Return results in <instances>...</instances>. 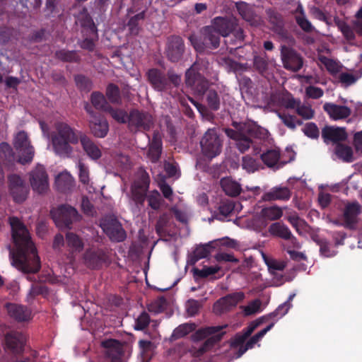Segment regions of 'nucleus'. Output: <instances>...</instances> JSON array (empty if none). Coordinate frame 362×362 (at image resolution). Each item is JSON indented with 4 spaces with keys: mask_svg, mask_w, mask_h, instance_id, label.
<instances>
[{
    "mask_svg": "<svg viewBox=\"0 0 362 362\" xmlns=\"http://www.w3.org/2000/svg\"><path fill=\"white\" fill-rule=\"evenodd\" d=\"M9 223L16 250H10L12 264L23 273H35L40 269L37 255L28 230L17 217H10Z\"/></svg>",
    "mask_w": 362,
    "mask_h": 362,
    "instance_id": "obj_1",
    "label": "nucleus"
},
{
    "mask_svg": "<svg viewBox=\"0 0 362 362\" xmlns=\"http://www.w3.org/2000/svg\"><path fill=\"white\" fill-rule=\"evenodd\" d=\"M55 130L56 132L52 135L54 152L61 157L70 158L74 152L73 147L70 144H78L81 136L84 133L62 122L55 124Z\"/></svg>",
    "mask_w": 362,
    "mask_h": 362,
    "instance_id": "obj_2",
    "label": "nucleus"
},
{
    "mask_svg": "<svg viewBox=\"0 0 362 362\" xmlns=\"http://www.w3.org/2000/svg\"><path fill=\"white\" fill-rule=\"evenodd\" d=\"M148 186V177L146 173H142L141 178L134 181L132 186V199L136 204L143 205L146 197L148 206L153 209L157 210L161 205L160 194L157 190H153L146 195Z\"/></svg>",
    "mask_w": 362,
    "mask_h": 362,
    "instance_id": "obj_3",
    "label": "nucleus"
},
{
    "mask_svg": "<svg viewBox=\"0 0 362 362\" xmlns=\"http://www.w3.org/2000/svg\"><path fill=\"white\" fill-rule=\"evenodd\" d=\"M228 327V325H223L221 326H211L206 327L198 329L194 335L196 339H203L209 337L204 343L199 347L194 346L192 349V352L194 356L199 357L209 351L215 344L218 342L226 334L223 329Z\"/></svg>",
    "mask_w": 362,
    "mask_h": 362,
    "instance_id": "obj_4",
    "label": "nucleus"
},
{
    "mask_svg": "<svg viewBox=\"0 0 362 362\" xmlns=\"http://www.w3.org/2000/svg\"><path fill=\"white\" fill-rule=\"evenodd\" d=\"M13 146L18 153V161L21 164L30 163L34 157L35 151L30 144L28 136L24 131L19 132L14 137Z\"/></svg>",
    "mask_w": 362,
    "mask_h": 362,
    "instance_id": "obj_5",
    "label": "nucleus"
},
{
    "mask_svg": "<svg viewBox=\"0 0 362 362\" xmlns=\"http://www.w3.org/2000/svg\"><path fill=\"white\" fill-rule=\"evenodd\" d=\"M202 153L211 159L221 152L222 141L216 129H209L203 136L200 141Z\"/></svg>",
    "mask_w": 362,
    "mask_h": 362,
    "instance_id": "obj_6",
    "label": "nucleus"
},
{
    "mask_svg": "<svg viewBox=\"0 0 362 362\" xmlns=\"http://www.w3.org/2000/svg\"><path fill=\"white\" fill-rule=\"evenodd\" d=\"M53 219L60 228H70L75 221L80 219V215L77 210L69 205H62L52 211Z\"/></svg>",
    "mask_w": 362,
    "mask_h": 362,
    "instance_id": "obj_7",
    "label": "nucleus"
},
{
    "mask_svg": "<svg viewBox=\"0 0 362 362\" xmlns=\"http://www.w3.org/2000/svg\"><path fill=\"white\" fill-rule=\"evenodd\" d=\"M203 42L194 35H191L189 39L197 52H203L205 47L215 49L218 47L220 42V34L211 25L206 26L203 30Z\"/></svg>",
    "mask_w": 362,
    "mask_h": 362,
    "instance_id": "obj_8",
    "label": "nucleus"
},
{
    "mask_svg": "<svg viewBox=\"0 0 362 362\" xmlns=\"http://www.w3.org/2000/svg\"><path fill=\"white\" fill-rule=\"evenodd\" d=\"M185 83L196 94L203 95L209 87V81L197 71V64L194 63L185 73Z\"/></svg>",
    "mask_w": 362,
    "mask_h": 362,
    "instance_id": "obj_9",
    "label": "nucleus"
},
{
    "mask_svg": "<svg viewBox=\"0 0 362 362\" xmlns=\"http://www.w3.org/2000/svg\"><path fill=\"white\" fill-rule=\"evenodd\" d=\"M29 180L34 192L38 194H45L49 190L48 175L42 165H37L30 171Z\"/></svg>",
    "mask_w": 362,
    "mask_h": 362,
    "instance_id": "obj_10",
    "label": "nucleus"
},
{
    "mask_svg": "<svg viewBox=\"0 0 362 362\" xmlns=\"http://www.w3.org/2000/svg\"><path fill=\"white\" fill-rule=\"evenodd\" d=\"M85 110L90 115L89 128L93 135L97 138H104L109 132V124L107 121L97 115L91 109V107L86 103Z\"/></svg>",
    "mask_w": 362,
    "mask_h": 362,
    "instance_id": "obj_11",
    "label": "nucleus"
},
{
    "mask_svg": "<svg viewBox=\"0 0 362 362\" xmlns=\"http://www.w3.org/2000/svg\"><path fill=\"white\" fill-rule=\"evenodd\" d=\"M244 298L245 294L240 291L227 295L214 304L213 311L216 315H221L229 311Z\"/></svg>",
    "mask_w": 362,
    "mask_h": 362,
    "instance_id": "obj_12",
    "label": "nucleus"
},
{
    "mask_svg": "<svg viewBox=\"0 0 362 362\" xmlns=\"http://www.w3.org/2000/svg\"><path fill=\"white\" fill-rule=\"evenodd\" d=\"M281 60L284 67L288 70L298 71L303 66V59L293 49L285 45L281 48Z\"/></svg>",
    "mask_w": 362,
    "mask_h": 362,
    "instance_id": "obj_13",
    "label": "nucleus"
},
{
    "mask_svg": "<svg viewBox=\"0 0 362 362\" xmlns=\"http://www.w3.org/2000/svg\"><path fill=\"white\" fill-rule=\"evenodd\" d=\"M8 180L10 192L13 200L18 203L25 201L28 194V189L22 179L16 175H13L9 176Z\"/></svg>",
    "mask_w": 362,
    "mask_h": 362,
    "instance_id": "obj_14",
    "label": "nucleus"
},
{
    "mask_svg": "<svg viewBox=\"0 0 362 362\" xmlns=\"http://www.w3.org/2000/svg\"><path fill=\"white\" fill-rule=\"evenodd\" d=\"M129 124L131 128L148 130L153 125L152 116L147 112L133 110L129 116Z\"/></svg>",
    "mask_w": 362,
    "mask_h": 362,
    "instance_id": "obj_15",
    "label": "nucleus"
},
{
    "mask_svg": "<svg viewBox=\"0 0 362 362\" xmlns=\"http://www.w3.org/2000/svg\"><path fill=\"white\" fill-rule=\"evenodd\" d=\"M106 350L107 357L110 362H126L123 356V345L115 339H108L102 342Z\"/></svg>",
    "mask_w": 362,
    "mask_h": 362,
    "instance_id": "obj_16",
    "label": "nucleus"
},
{
    "mask_svg": "<svg viewBox=\"0 0 362 362\" xmlns=\"http://www.w3.org/2000/svg\"><path fill=\"white\" fill-rule=\"evenodd\" d=\"M260 158L262 162L270 168L279 169L287 163V161L284 160L279 148L267 149L261 154Z\"/></svg>",
    "mask_w": 362,
    "mask_h": 362,
    "instance_id": "obj_17",
    "label": "nucleus"
},
{
    "mask_svg": "<svg viewBox=\"0 0 362 362\" xmlns=\"http://www.w3.org/2000/svg\"><path fill=\"white\" fill-rule=\"evenodd\" d=\"M103 231L110 238L116 242H122L126 238V233L122 225L116 220L101 223Z\"/></svg>",
    "mask_w": 362,
    "mask_h": 362,
    "instance_id": "obj_18",
    "label": "nucleus"
},
{
    "mask_svg": "<svg viewBox=\"0 0 362 362\" xmlns=\"http://www.w3.org/2000/svg\"><path fill=\"white\" fill-rule=\"evenodd\" d=\"M324 110L333 120L344 119L349 117L351 110L345 105H339L332 103H325L323 105Z\"/></svg>",
    "mask_w": 362,
    "mask_h": 362,
    "instance_id": "obj_19",
    "label": "nucleus"
},
{
    "mask_svg": "<svg viewBox=\"0 0 362 362\" xmlns=\"http://www.w3.org/2000/svg\"><path fill=\"white\" fill-rule=\"evenodd\" d=\"M226 133L230 138L235 141V145L241 153H244L250 148L252 141L248 134L245 135L247 132L243 130V126L241 127L240 131L228 129Z\"/></svg>",
    "mask_w": 362,
    "mask_h": 362,
    "instance_id": "obj_20",
    "label": "nucleus"
},
{
    "mask_svg": "<svg viewBox=\"0 0 362 362\" xmlns=\"http://www.w3.org/2000/svg\"><path fill=\"white\" fill-rule=\"evenodd\" d=\"M183 52L184 43L182 39L178 36L170 37L167 48L168 59L173 62H177L181 58Z\"/></svg>",
    "mask_w": 362,
    "mask_h": 362,
    "instance_id": "obj_21",
    "label": "nucleus"
},
{
    "mask_svg": "<svg viewBox=\"0 0 362 362\" xmlns=\"http://www.w3.org/2000/svg\"><path fill=\"white\" fill-rule=\"evenodd\" d=\"M236 21L233 18H226L223 17H216L211 25L221 36H228L235 30Z\"/></svg>",
    "mask_w": 362,
    "mask_h": 362,
    "instance_id": "obj_22",
    "label": "nucleus"
},
{
    "mask_svg": "<svg viewBox=\"0 0 362 362\" xmlns=\"http://www.w3.org/2000/svg\"><path fill=\"white\" fill-rule=\"evenodd\" d=\"M81 136L79 141L88 157L93 160H98L102 156L100 147L85 133Z\"/></svg>",
    "mask_w": 362,
    "mask_h": 362,
    "instance_id": "obj_23",
    "label": "nucleus"
},
{
    "mask_svg": "<svg viewBox=\"0 0 362 362\" xmlns=\"http://www.w3.org/2000/svg\"><path fill=\"white\" fill-rule=\"evenodd\" d=\"M5 343L7 349L13 353H21L25 343V337L22 333L11 332L6 335Z\"/></svg>",
    "mask_w": 362,
    "mask_h": 362,
    "instance_id": "obj_24",
    "label": "nucleus"
},
{
    "mask_svg": "<svg viewBox=\"0 0 362 362\" xmlns=\"http://www.w3.org/2000/svg\"><path fill=\"white\" fill-rule=\"evenodd\" d=\"M361 212V207L358 203H351L346 206L344 211V225L349 228H354L358 222V216Z\"/></svg>",
    "mask_w": 362,
    "mask_h": 362,
    "instance_id": "obj_25",
    "label": "nucleus"
},
{
    "mask_svg": "<svg viewBox=\"0 0 362 362\" xmlns=\"http://www.w3.org/2000/svg\"><path fill=\"white\" fill-rule=\"evenodd\" d=\"M147 77L152 87L158 91H163L168 88V80L163 73L156 69L147 72Z\"/></svg>",
    "mask_w": 362,
    "mask_h": 362,
    "instance_id": "obj_26",
    "label": "nucleus"
},
{
    "mask_svg": "<svg viewBox=\"0 0 362 362\" xmlns=\"http://www.w3.org/2000/svg\"><path fill=\"white\" fill-rule=\"evenodd\" d=\"M6 308L9 316L17 321L23 322L30 319V311L23 305L15 303H7Z\"/></svg>",
    "mask_w": 362,
    "mask_h": 362,
    "instance_id": "obj_27",
    "label": "nucleus"
},
{
    "mask_svg": "<svg viewBox=\"0 0 362 362\" xmlns=\"http://www.w3.org/2000/svg\"><path fill=\"white\" fill-rule=\"evenodd\" d=\"M283 215L281 208L277 206L265 207L261 210L259 224L258 228H264L267 226L266 220L275 221L279 219Z\"/></svg>",
    "mask_w": 362,
    "mask_h": 362,
    "instance_id": "obj_28",
    "label": "nucleus"
},
{
    "mask_svg": "<svg viewBox=\"0 0 362 362\" xmlns=\"http://www.w3.org/2000/svg\"><path fill=\"white\" fill-rule=\"evenodd\" d=\"M291 196V193L288 187H275L266 192L263 195L262 199L267 202L276 200L286 201L290 199Z\"/></svg>",
    "mask_w": 362,
    "mask_h": 362,
    "instance_id": "obj_29",
    "label": "nucleus"
},
{
    "mask_svg": "<svg viewBox=\"0 0 362 362\" xmlns=\"http://www.w3.org/2000/svg\"><path fill=\"white\" fill-rule=\"evenodd\" d=\"M322 136L325 142H338L346 139V134L343 128L326 127L322 129Z\"/></svg>",
    "mask_w": 362,
    "mask_h": 362,
    "instance_id": "obj_30",
    "label": "nucleus"
},
{
    "mask_svg": "<svg viewBox=\"0 0 362 362\" xmlns=\"http://www.w3.org/2000/svg\"><path fill=\"white\" fill-rule=\"evenodd\" d=\"M74 185V178L66 170L62 171L55 177V186L59 191L70 190Z\"/></svg>",
    "mask_w": 362,
    "mask_h": 362,
    "instance_id": "obj_31",
    "label": "nucleus"
},
{
    "mask_svg": "<svg viewBox=\"0 0 362 362\" xmlns=\"http://www.w3.org/2000/svg\"><path fill=\"white\" fill-rule=\"evenodd\" d=\"M236 8L243 18L251 25H256L259 23L260 18L254 13L252 8L248 4L243 2L237 3Z\"/></svg>",
    "mask_w": 362,
    "mask_h": 362,
    "instance_id": "obj_32",
    "label": "nucleus"
},
{
    "mask_svg": "<svg viewBox=\"0 0 362 362\" xmlns=\"http://www.w3.org/2000/svg\"><path fill=\"white\" fill-rule=\"evenodd\" d=\"M268 231L271 235L284 240H295L289 228L285 224L280 222L271 224Z\"/></svg>",
    "mask_w": 362,
    "mask_h": 362,
    "instance_id": "obj_33",
    "label": "nucleus"
},
{
    "mask_svg": "<svg viewBox=\"0 0 362 362\" xmlns=\"http://www.w3.org/2000/svg\"><path fill=\"white\" fill-rule=\"evenodd\" d=\"M104 254L101 250H88L83 255L84 264L90 268H95L103 260Z\"/></svg>",
    "mask_w": 362,
    "mask_h": 362,
    "instance_id": "obj_34",
    "label": "nucleus"
},
{
    "mask_svg": "<svg viewBox=\"0 0 362 362\" xmlns=\"http://www.w3.org/2000/svg\"><path fill=\"white\" fill-rule=\"evenodd\" d=\"M221 186L225 193L230 197H235L241 192L240 185L230 177H223L221 180Z\"/></svg>",
    "mask_w": 362,
    "mask_h": 362,
    "instance_id": "obj_35",
    "label": "nucleus"
},
{
    "mask_svg": "<svg viewBox=\"0 0 362 362\" xmlns=\"http://www.w3.org/2000/svg\"><path fill=\"white\" fill-rule=\"evenodd\" d=\"M161 138L158 134H154L148 151V157L152 162L158 160L161 153Z\"/></svg>",
    "mask_w": 362,
    "mask_h": 362,
    "instance_id": "obj_36",
    "label": "nucleus"
},
{
    "mask_svg": "<svg viewBox=\"0 0 362 362\" xmlns=\"http://www.w3.org/2000/svg\"><path fill=\"white\" fill-rule=\"evenodd\" d=\"M66 244L71 253L80 252L83 249V242L78 235L68 233L66 235Z\"/></svg>",
    "mask_w": 362,
    "mask_h": 362,
    "instance_id": "obj_37",
    "label": "nucleus"
},
{
    "mask_svg": "<svg viewBox=\"0 0 362 362\" xmlns=\"http://www.w3.org/2000/svg\"><path fill=\"white\" fill-rule=\"evenodd\" d=\"M334 153L344 162L351 163L354 160V152L349 146L337 144L334 148Z\"/></svg>",
    "mask_w": 362,
    "mask_h": 362,
    "instance_id": "obj_38",
    "label": "nucleus"
},
{
    "mask_svg": "<svg viewBox=\"0 0 362 362\" xmlns=\"http://www.w3.org/2000/svg\"><path fill=\"white\" fill-rule=\"evenodd\" d=\"M243 130L247 132L250 136H254L259 139H266L269 136V132L266 129L256 125L250 126L244 124Z\"/></svg>",
    "mask_w": 362,
    "mask_h": 362,
    "instance_id": "obj_39",
    "label": "nucleus"
},
{
    "mask_svg": "<svg viewBox=\"0 0 362 362\" xmlns=\"http://www.w3.org/2000/svg\"><path fill=\"white\" fill-rule=\"evenodd\" d=\"M76 167L78 170V178L80 182L88 187L90 185V179L88 165H86L81 159H79L76 163Z\"/></svg>",
    "mask_w": 362,
    "mask_h": 362,
    "instance_id": "obj_40",
    "label": "nucleus"
},
{
    "mask_svg": "<svg viewBox=\"0 0 362 362\" xmlns=\"http://www.w3.org/2000/svg\"><path fill=\"white\" fill-rule=\"evenodd\" d=\"M90 100L92 105L98 110L106 112L110 107L104 95L100 93H93L91 94Z\"/></svg>",
    "mask_w": 362,
    "mask_h": 362,
    "instance_id": "obj_41",
    "label": "nucleus"
},
{
    "mask_svg": "<svg viewBox=\"0 0 362 362\" xmlns=\"http://www.w3.org/2000/svg\"><path fill=\"white\" fill-rule=\"evenodd\" d=\"M292 304L289 302H285L280 305L274 312L265 316L267 320L276 318V320L284 316L291 308Z\"/></svg>",
    "mask_w": 362,
    "mask_h": 362,
    "instance_id": "obj_42",
    "label": "nucleus"
},
{
    "mask_svg": "<svg viewBox=\"0 0 362 362\" xmlns=\"http://www.w3.org/2000/svg\"><path fill=\"white\" fill-rule=\"evenodd\" d=\"M296 113L303 117L304 119H310L314 117L315 112L311 105L308 104L302 103L300 101L298 107L296 109Z\"/></svg>",
    "mask_w": 362,
    "mask_h": 362,
    "instance_id": "obj_43",
    "label": "nucleus"
},
{
    "mask_svg": "<svg viewBox=\"0 0 362 362\" xmlns=\"http://www.w3.org/2000/svg\"><path fill=\"white\" fill-rule=\"evenodd\" d=\"M261 300L255 299L250 302L247 305L241 306L240 308L243 310L245 315H252L261 311Z\"/></svg>",
    "mask_w": 362,
    "mask_h": 362,
    "instance_id": "obj_44",
    "label": "nucleus"
},
{
    "mask_svg": "<svg viewBox=\"0 0 362 362\" xmlns=\"http://www.w3.org/2000/svg\"><path fill=\"white\" fill-rule=\"evenodd\" d=\"M320 61L330 74L334 75L340 71L341 66L334 60L326 57H321Z\"/></svg>",
    "mask_w": 362,
    "mask_h": 362,
    "instance_id": "obj_45",
    "label": "nucleus"
},
{
    "mask_svg": "<svg viewBox=\"0 0 362 362\" xmlns=\"http://www.w3.org/2000/svg\"><path fill=\"white\" fill-rule=\"evenodd\" d=\"M274 322H272L270 325H269L267 327L255 334L253 337H252L245 344V345L249 349H252L254 347V346L259 342L264 336L273 327L274 325Z\"/></svg>",
    "mask_w": 362,
    "mask_h": 362,
    "instance_id": "obj_46",
    "label": "nucleus"
},
{
    "mask_svg": "<svg viewBox=\"0 0 362 362\" xmlns=\"http://www.w3.org/2000/svg\"><path fill=\"white\" fill-rule=\"evenodd\" d=\"M106 95L108 100L115 104L121 103V98L118 87L114 84H110L107 87Z\"/></svg>",
    "mask_w": 362,
    "mask_h": 362,
    "instance_id": "obj_47",
    "label": "nucleus"
},
{
    "mask_svg": "<svg viewBox=\"0 0 362 362\" xmlns=\"http://www.w3.org/2000/svg\"><path fill=\"white\" fill-rule=\"evenodd\" d=\"M278 116L281 119L282 122L291 129H296L297 125L302 124V122L293 115L279 112Z\"/></svg>",
    "mask_w": 362,
    "mask_h": 362,
    "instance_id": "obj_48",
    "label": "nucleus"
},
{
    "mask_svg": "<svg viewBox=\"0 0 362 362\" xmlns=\"http://www.w3.org/2000/svg\"><path fill=\"white\" fill-rule=\"evenodd\" d=\"M193 329V327L189 324H182L175 328L171 335L172 339H177L185 337L191 332Z\"/></svg>",
    "mask_w": 362,
    "mask_h": 362,
    "instance_id": "obj_49",
    "label": "nucleus"
},
{
    "mask_svg": "<svg viewBox=\"0 0 362 362\" xmlns=\"http://www.w3.org/2000/svg\"><path fill=\"white\" fill-rule=\"evenodd\" d=\"M259 163L255 158L246 156L243 157L242 166L248 173H254L259 168Z\"/></svg>",
    "mask_w": 362,
    "mask_h": 362,
    "instance_id": "obj_50",
    "label": "nucleus"
},
{
    "mask_svg": "<svg viewBox=\"0 0 362 362\" xmlns=\"http://www.w3.org/2000/svg\"><path fill=\"white\" fill-rule=\"evenodd\" d=\"M262 257L271 273L274 274L276 271H282L285 268L284 262L269 259L264 253Z\"/></svg>",
    "mask_w": 362,
    "mask_h": 362,
    "instance_id": "obj_51",
    "label": "nucleus"
},
{
    "mask_svg": "<svg viewBox=\"0 0 362 362\" xmlns=\"http://www.w3.org/2000/svg\"><path fill=\"white\" fill-rule=\"evenodd\" d=\"M298 10L300 11V15L296 16V21L298 25L305 31L310 32L312 31L313 27L312 26L310 22L305 18L302 6L300 5L298 7Z\"/></svg>",
    "mask_w": 362,
    "mask_h": 362,
    "instance_id": "obj_52",
    "label": "nucleus"
},
{
    "mask_svg": "<svg viewBox=\"0 0 362 362\" xmlns=\"http://www.w3.org/2000/svg\"><path fill=\"white\" fill-rule=\"evenodd\" d=\"M206 102L209 107L213 110H217L220 107L219 97L214 90H209L206 93Z\"/></svg>",
    "mask_w": 362,
    "mask_h": 362,
    "instance_id": "obj_53",
    "label": "nucleus"
},
{
    "mask_svg": "<svg viewBox=\"0 0 362 362\" xmlns=\"http://www.w3.org/2000/svg\"><path fill=\"white\" fill-rule=\"evenodd\" d=\"M166 308V300L164 298H159L148 305V310L151 313L158 314L163 312Z\"/></svg>",
    "mask_w": 362,
    "mask_h": 362,
    "instance_id": "obj_54",
    "label": "nucleus"
},
{
    "mask_svg": "<svg viewBox=\"0 0 362 362\" xmlns=\"http://www.w3.org/2000/svg\"><path fill=\"white\" fill-rule=\"evenodd\" d=\"M334 21L347 40H351L354 38V33L352 30L345 22L341 21L339 18H334Z\"/></svg>",
    "mask_w": 362,
    "mask_h": 362,
    "instance_id": "obj_55",
    "label": "nucleus"
},
{
    "mask_svg": "<svg viewBox=\"0 0 362 362\" xmlns=\"http://www.w3.org/2000/svg\"><path fill=\"white\" fill-rule=\"evenodd\" d=\"M106 112H108L114 119L120 123H125L128 119L127 113L123 110L110 107Z\"/></svg>",
    "mask_w": 362,
    "mask_h": 362,
    "instance_id": "obj_56",
    "label": "nucleus"
},
{
    "mask_svg": "<svg viewBox=\"0 0 362 362\" xmlns=\"http://www.w3.org/2000/svg\"><path fill=\"white\" fill-rule=\"evenodd\" d=\"M220 269V267L217 265L210 267L204 266L202 269H194V274L200 277L205 278L217 273Z\"/></svg>",
    "mask_w": 362,
    "mask_h": 362,
    "instance_id": "obj_57",
    "label": "nucleus"
},
{
    "mask_svg": "<svg viewBox=\"0 0 362 362\" xmlns=\"http://www.w3.org/2000/svg\"><path fill=\"white\" fill-rule=\"evenodd\" d=\"M310 13L314 18L325 22L327 25L331 24V18L328 17L320 8L312 6L310 8Z\"/></svg>",
    "mask_w": 362,
    "mask_h": 362,
    "instance_id": "obj_58",
    "label": "nucleus"
},
{
    "mask_svg": "<svg viewBox=\"0 0 362 362\" xmlns=\"http://www.w3.org/2000/svg\"><path fill=\"white\" fill-rule=\"evenodd\" d=\"M300 100L293 98L291 95H284L281 99V105L286 109H296Z\"/></svg>",
    "mask_w": 362,
    "mask_h": 362,
    "instance_id": "obj_59",
    "label": "nucleus"
},
{
    "mask_svg": "<svg viewBox=\"0 0 362 362\" xmlns=\"http://www.w3.org/2000/svg\"><path fill=\"white\" fill-rule=\"evenodd\" d=\"M0 156L4 157L8 161L14 160V153L8 144L3 142L0 144Z\"/></svg>",
    "mask_w": 362,
    "mask_h": 362,
    "instance_id": "obj_60",
    "label": "nucleus"
},
{
    "mask_svg": "<svg viewBox=\"0 0 362 362\" xmlns=\"http://www.w3.org/2000/svg\"><path fill=\"white\" fill-rule=\"evenodd\" d=\"M303 132L308 137L315 139L319 136V129L315 124L307 123L302 129Z\"/></svg>",
    "mask_w": 362,
    "mask_h": 362,
    "instance_id": "obj_61",
    "label": "nucleus"
},
{
    "mask_svg": "<svg viewBox=\"0 0 362 362\" xmlns=\"http://www.w3.org/2000/svg\"><path fill=\"white\" fill-rule=\"evenodd\" d=\"M305 96L312 99H318L322 97L324 91L322 88L309 86L305 88Z\"/></svg>",
    "mask_w": 362,
    "mask_h": 362,
    "instance_id": "obj_62",
    "label": "nucleus"
},
{
    "mask_svg": "<svg viewBox=\"0 0 362 362\" xmlns=\"http://www.w3.org/2000/svg\"><path fill=\"white\" fill-rule=\"evenodd\" d=\"M358 79V77L350 72H341L339 75V81L345 86H349L354 83Z\"/></svg>",
    "mask_w": 362,
    "mask_h": 362,
    "instance_id": "obj_63",
    "label": "nucleus"
},
{
    "mask_svg": "<svg viewBox=\"0 0 362 362\" xmlns=\"http://www.w3.org/2000/svg\"><path fill=\"white\" fill-rule=\"evenodd\" d=\"M288 221L298 233H302V230L305 226V222L303 219L300 218L297 215H293L288 217Z\"/></svg>",
    "mask_w": 362,
    "mask_h": 362,
    "instance_id": "obj_64",
    "label": "nucleus"
}]
</instances>
